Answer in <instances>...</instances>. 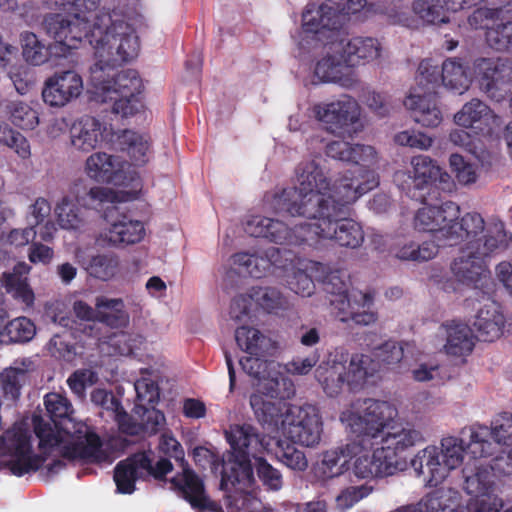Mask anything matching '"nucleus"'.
Masks as SVG:
<instances>
[{
	"label": "nucleus",
	"instance_id": "1",
	"mask_svg": "<svg viewBox=\"0 0 512 512\" xmlns=\"http://www.w3.org/2000/svg\"><path fill=\"white\" fill-rule=\"evenodd\" d=\"M44 405L50 419L33 416V425L44 454H59L69 460L100 462L104 458L101 441L90 427L73 418L69 399L56 392L46 394Z\"/></svg>",
	"mask_w": 512,
	"mask_h": 512
},
{
	"label": "nucleus",
	"instance_id": "2",
	"mask_svg": "<svg viewBox=\"0 0 512 512\" xmlns=\"http://www.w3.org/2000/svg\"><path fill=\"white\" fill-rule=\"evenodd\" d=\"M90 45L95 56V62L89 68L91 93L95 101L106 103L107 94L116 93L112 84L117 67L137 56L139 38L121 16L103 14L95 19Z\"/></svg>",
	"mask_w": 512,
	"mask_h": 512
},
{
	"label": "nucleus",
	"instance_id": "3",
	"mask_svg": "<svg viewBox=\"0 0 512 512\" xmlns=\"http://www.w3.org/2000/svg\"><path fill=\"white\" fill-rule=\"evenodd\" d=\"M344 179L356 184L361 182L359 177L343 175L331 186L324 159L303 160L295 168V186L267 194L265 205L276 213L285 212L305 218L314 216L337 198L335 188Z\"/></svg>",
	"mask_w": 512,
	"mask_h": 512
},
{
	"label": "nucleus",
	"instance_id": "4",
	"mask_svg": "<svg viewBox=\"0 0 512 512\" xmlns=\"http://www.w3.org/2000/svg\"><path fill=\"white\" fill-rule=\"evenodd\" d=\"M361 176L364 180L357 184L345 179L340 182L335 188L337 198L316 212L314 216L307 217L314 221L310 223L309 243L326 239L353 249L362 244L364 240L362 228L354 220L345 217L346 207L375 188L378 182L371 171H364Z\"/></svg>",
	"mask_w": 512,
	"mask_h": 512
},
{
	"label": "nucleus",
	"instance_id": "5",
	"mask_svg": "<svg viewBox=\"0 0 512 512\" xmlns=\"http://www.w3.org/2000/svg\"><path fill=\"white\" fill-rule=\"evenodd\" d=\"M225 435L232 452L222 459L220 488L239 485L241 490L246 489L254 479L251 458L257 460L262 453L272 451L274 437L260 434L248 423L231 425Z\"/></svg>",
	"mask_w": 512,
	"mask_h": 512
},
{
	"label": "nucleus",
	"instance_id": "6",
	"mask_svg": "<svg viewBox=\"0 0 512 512\" xmlns=\"http://www.w3.org/2000/svg\"><path fill=\"white\" fill-rule=\"evenodd\" d=\"M372 364L373 360L368 356L350 355L343 349H335L316 368L315 378L327 396L335 397L345 386L350 390L361 388L376 371Z\"/></svg>",
	"mask_w": 512,
	"mask_h": 512
},
{
	"label": "nucleus",
	"instance_id": "7",
	"mask_svg": "<svg viewBox=\"0 0 512 512\" xmlns=\"http://www.w3.org/2000/svg\"><path fill=\"white\" fill-rule=\"evenodd\" d=\"M451 227L456 237L449 238L448 245L465 241L462 248H466L470 254L495 255L507 250L512 242V235L506 231L501 220L493 219L486 225L478 212H467L460 219L458 215Z\"/></svg>",
	"mask_w": 512,
	"mask_h": 512
},
{
	"label": "nucleus",
	"instance_id": "8",
	"mask_svg": "<svg viewBox=\"0 0 512 512\" xmlns=\"http://www.w3.org/2000/svg\"><path fill=\"white\" fill-rule=\"evenodd\" d=\"M466 449L461 438L446 436L441 439L439 446L429 445L419 450L411 459V466L430 485H438L451 471L462 465Z\"/></svg>",
	"mask_w": 512,
	"mask_h": 512
},
{
	"label": "nucleus",
	"instance_id": "9",
	"mask_svg": "<svg viewBox=\"0 0 512 512\" xmlns=\"http://www.w3.org/2000/svg\"><path fill=\"white\" fill-rule=\"evenodd\" d=\"M395 416L396 409L389 402L367 398L356 400L341 419L347 422L355 435L354 440L366 449L373 445V440L379 438Z\"/></svg>",
	"mask_w": 512,
	"mask_h": 512
},
{
	"label": "nucleus",
	"instance_id": "10",
	"mask_svg": "<svg viewBox=\"0 0 512 512\" xmlns=\"http://www.w3.org/2000/svg\"><path fill=\"white\" fill-rule=\"evenodd\" d=\"M158 448L181 463L182 472L172 478L171 482L194 509L198 512H223L222 506L207 495L202 479L184 464V451L172 434H162Z\"/></svg>",
	"mask_w": 512,
	"mask_h": 512
},
{
	"label": "nucleus",
	"instance_id": "11",
	"mask_svg": "<svg viewBox=\"0 0 512 512\" xmlns=\"http://www.w3.org/2000/svg\"><path fill=\"white\" fill-rule=\"evenodd\" d=\"M491 464L475 461L467 463L462 470L463 489L471 496L466 512H500L504 506L502 498L496 494V484Z\"/></svg>",
	"mask_w": 512,
	"mask_h": 512
},
{
	"label": "nucleus",
	"instance_id": "12",
	"mask_svg": "<svg viewBox=\"0 0 512 512\" xmlns=\"http://www.w3.org/2000/svg\"><path fill=\"white\" fill-rule=\"evenodd\" d=\"M31 437L21 423H15L0 436V464L8 466L14 475L36 471L44 462L41 455L33 452Z\"/></svg>",
	"mask_w": 512,
	"mask_h": 512
},
{
	"label": "nucleus",
	"instance_id": "13",
	"mask_svg": "<svg viewBox=\"0 0 512 512\" xmlns=\"http://www.w3.org/2000/svg\"><path fill=\"white\" fill-rule=\"evenodd\" d=\"M365 5L366 0H326L317 8L310 4L302 15L303 29L318 35L319 40L330 38L327 32L334 34L344 24L348 14L361 11Z\"/></svg>",
	"mask_w": 512,
	"mask_h": 512
},
{
	"label": "nucleus",
	"instance_id": "14",
	"mask_svg": "<svg viewBox=\"0 0 512 512\" xmlns=\"http://www.w3.org/2000/svg\"><path fill=\"white\" fill-rule=\"evenodd\" d=\"M172 470V463L167 458L155 459L152 452H139L120 461L114 469V481L117 491L131 494L135 482L147 476L161 480Z\"/></svg>",
	"mask_w": 512,
	"mask_h": 512
},
{
	"label": "nucleus",
	"instance_id": "15",
	"mask_svg": "<svg viewBox=\"0 0 512 512\" xmlns=\"http://www.w3.org/2000/svg\"><path fill=\"white\" fill-rule=\"evenodd\" d=\"M261 356L251 355L239 360L242 370L256 380L257 392L271 398H290L294 395V384L290 378L279 371V364L266 361Z\"/></svg>",
	"mask_w": 512,
	"mask_h": 512
},
{
	"label": "nucleus",
	"instance_id": "16",
	"mask_svg": "<svg viewBox=\"0 0 512 512\" xmlns=\"http://www.w3.org/2000/svg\"><path fill=\"white\" fill-rule=\"evenodd\" d=\"M379 437V448L398 471L407 468L406 451L425 440L422 432L407 422L389 424Z\"/></svg>",
	"mask_w": 512,
	"mask_h": 512
},
{
	"label": "nucleus",
	"instance_id": "17",
	"mask_svg": "<svg viewBox=\"0 0 512 512\" xmlns=\"http://www.w3.org/2000/svg\"><path fill=\"white\" fill-rule=\"evenodd\" d=\"M284 434L294 443L313 447L320 442L322 423L316 407L293 405L283 420Z\"/></svg>",
	"mask_w": 512,
	"mask_h": 512
},
{
	"label": "nucleus",
	"instance_id": "18",
	"mask_svg": "<svg viewBox=\"0 0 512 512\" xmlns=\"http://www.w3.org/2000/svg\"><path fill=\"white\" fill-rule=\"evenodd\" d=\"M245 231L253 237H264L277 244L299 245L309 243L310 223L289 229L279 220L263 216H252L245 224Z\"/></svg>",
	"mask_w": 512,
	"mask_h": 512
},
{
	"label": "nucleus",
	"instance_id": "19",
	"mask_svg": "<svg viewBox=\"0 0 512 512\" xmlns=\"http://www.w3.org/2000/svg\"><path fill=\"white\" fill-rule=\"evenodd\" d=\"M481 89L497 101L504 98L512 83V59L481 58L475 62Z\"/></svg>",
	"mask_w": 512,
	"mask_h": 512
},
{
	"label": "nucleus",
	"instance_id": "20",
	"mask_svg": "<svg viewBox=\"0 0 512 512\" xmlns=\"http://www.w3.org/2000/svg\"><path fill=\"white\" fill-rule=\"evenodd\" d=\"M468 452L476 458H485L492 454V444L486 439L491 435L501 445H512V414L508 412L497 415L491 422L490 431L485 426H473L470 429Z\"/></svg>",
	"mask_w": 512,
	"mask_h": 512
},
{
	"label": "nucleus",
	"instance_id": "21",
	"mask_svg": "<svg viewBox=\"0 0 512 512\" xmlns=\"http://www.w3.org/2000/svg\"><path fill=\"white\" fill-rule=\"evenodd\" d=\"M459 212V206L453 202H446L441 206L423 207L416 213L414 225L419 231L430 232L435 240L448 245L449 238L456 237V234L451 231V224Z\"/></svg>",
	"mask_w": 512,
	"mask_h": 512
},
{
	"label": "nucleus",
	"instance_id": "22",
	"mask_svg": "<svg viewBox=\"0 0 512 512\" xmlns=\"http://www.w3.org/2000/svg\"><path fill=\"white\" fill-rule=\"evenodd\" d=\"M311 111L326 130L337 135L343 134L347 127L357 122L360 114L358 103L349 96L331 103L315 104Z\"/></svg>",
	"mask_w": 512,
	"mask_h": 512
},
{
	"label": "nucleus",
	"instance_id": "23",
	"mask_svg": "<svg viewBox=\"0 0 512 512\" xmlns=\"http://www.w3.org/2000/svg\"><path fill=\"white\" fill-rule=\"evenodd\" d=\"M77 19L72 15L51 13L44 17L42 29L56 42L70 49L77 48L84 40L90 43L93 30V27Z\"/></svg>",
	"mask_w": 512,
	"mask_h": 512
},
{
	"label": "nucleus",
	"instance_id": "24",
	"mask_svg": "<svg viewBox=\"0 0 512 512\" xmlns=\"http://www.w3.org/2000/svg\"><path fill=\"white\" fill-rule=\"evenodd\" d=\"M130 167L121 157L105 152H95L85 162V172L91 179L115 185H122L132 179L129 176Z\"/></svg>",
	"mask_w": 512,
	"mask_h": 512
},
{
	"label": "nucleus",
	"instance_id": "25",
	"mask_svg": "<svg viewBox=\"0 0 512 512\" xmlns=\"http://www.w3.org/2000/svg\"><path fill=\"white\" fill-rule=\"evenodd\" d=\"M106 211V218L110 225L100 234L103 242L119 246L134 244L143 239L145 229L142 222L120 214L117 206L107 207Z\"/></svg>",
	"mask_w": 512,
	"mask_h": 512
},
{
	"label": "nucleus",
	"instance_id": "26",
	"mask_svg": "<svg viewBox=\"0 0 512 512\" xmlns=\"http://www.w3.org/2000/svg\"><path fill=\"white\" fill-rule=\"evenodd\" d=\"M83 91V79L73 70L56 72L48 78L42 91L45 103L62 107L78 98Z\"/></svg>",
	"mask_w": 512,
	"mask_h": 512
},
{
	"label": "nucleus",
	"instance_id": "27",
	"mask_svg": "<svg viewBox=\"0 0 512 512\" xmlns=\"http://www.w3.org/2000/svg\"><path fill=\"white\" fill-rule=\"evenodd\" d=\"M232 261L239 273L262 278L272 273L273 268L285 267L286 259L279 248L269 247L264 251L236 253L232 256Z\"/></svg>",
	"mask_w": 512,
	"mask_h": 512
},
{
	"label": "nucleus",
	"instance_id": "28",
	"mask_svg": "<svg viewBox=\"0 0 512 512\" xmlns=\"http://www.w3.org/2000/svg\"><path fill=\"white\" fill-rule=\"evenodd\" d=\"M331 49L334 53H341L346 66L355 67L378 59L381 44L372 37L342 38L332 41Z\"/></svg>",
	"mask_w": 512,
	"mask_h": 512
},
{
	"label": "nucleus",
	"instance_id": "29",
	"mask_svg": "<svg viewBox=\"0 0 512 512\" xmlns=\"http://www.w3.org/2000/svg\"><path fill=\"white\" fill-rule=\"evenodd\" d=\"M326 154L340 161L361 164L362 167L357 168V170L350 174H346L349 177H359L360 181L364 180L361 176L364 174V171H370V169L364 167L374 165L378 161L377 152L374 147L364 144H351L343 140L329 143L326 146ZM371 172L375 173L373 170ZM376 179L378 180V178Z\"/></svg>",
	"mask_w": 512,
	"mask_h": 512
},
{
	"label": "nucleus",
	"instance_id": "30",
	"mask_svg": "<svg viewBox=\"0 0 512 512\" xmlns=\"http://www.w3.org/2000/svg\"><path fill=\"white\" fill-rule=\"evenodd\" d=\"M264 393L255 392L250 396V406L253 410L257 422L268 432H274L281 426L283 420L288 414V410L293 406L284 401L269 400Z\"/></svg>",
	"mask_w": 512,
	"mask_h": 512
},
{
	"label": "nucleus",
	"instance_id": "31",
	"mask_svg": "<svg viewBox=\"0 0 512 512\" xmlns=\"http://www.w3.org/2000/svg\"><path fill=\"white\" fill-rule=\"evenodd\" d=\"M105 126L95 117L84 115L70 127V145L78 152L89 153L104 141Z\"/></svg>",
	"mask_w": 512,
	"mask_h": 512
},
{
	"label": "nucleus",
	"instance_id": "32",
	"mask_svg": "<svg viewBox=\"0 0 512 512\" xmlns=\"http://www.w3.org/2000/svg\"><path fill=\"white\" fill-rule=\"evenodd\" d=\"M374 302V294L370 292L355 291L349 303L340 302V312L335 317L343 322H352L358 326H370L377 322L378 314L371 307Z\"/></svg>",
	"mask_w": 512,
	"mask_h": 512
},
{
	"label": "nucleus",
	"instance_id": "33",
	"mask_svg": "<svg viewBox=\"0 0 512 512\" xmlns=\"http://www.w3.org/2000/svg\"><path fill=\"white\" fill-rule=\"evenodd\" d=\"M481 0H415L413 12L424 22L441 24L449 21L448 11L457 12L470 8Z\"/></svg>",
	"mask_w": 512,
	"mask_h": 512
},
{
	"label": "nucleus",
	"instance_id": "34",
	"mask_svg": "<svg viewBox=\"0 0 512 512\" xmlns=\"http://www.w3.org/2000/svg\"><path fill=\"white\" fill-rule=\"evenodd\" d=\"M491 256L470 254L466 248H461L460 255L451 264V271L459 282L478 287L488 275L484 260Z\"/></svg>",
	"mask_w": 512,
	"mask_h": 512
},
{
	"label": "nucleus",
	"instance_id": "35",
	"mask_svg": "<svg viewBox=\"0 0 512 512\" xmlns=\"http://www.w3.org/2000/svg\"><path fill=\"white\" fill-rule=\"evenodd\" d=\"M505 318L499 305L493 301L484 304L473 322L476 336L485 342H493L501 337Z\"/></svg>",
	"mask_w": 512,
	"mask_h": 512
},
{
	"label": "nucleus",
	"instance_id": "36",
	"mask_svg": "<svg viewBox=\"0 0 512 512\" xmlns=\"http://www.w3.org/2000/svg\"><path fill=\"white\" fill-rule=\"evenodd\" d=\"M366 448L365 450H367ZM364 450L361 446L357 447V454ZM399 472L396 467L388 460L383 450L377 448L369 455L364 453L356 455L354 463V473L359 478H374L390 476Z\"/></svg>",
	"mask_w": 512,
	"mask_h": 512
},
{
	"label": "nucleus",
	"instance_id": "37",
	"mask_svg": "<svg viewBox=\"0 0 512 512\" xmlns=\"http://www.w3.org/2000/svg\"><path fill=\"white\" fill-rule=\"evenodd\" d=\"M411 110L415 122L425 127H436L442 121V113L436 103L435 94L412 92L404 101Z\"/></svg>",
	"mask_w": 512,
	"mask_h": 512
},
{
	"label": "nucleus",
	"instance_id": "38",
	"mask_svg": "<svg viewBox=\"0 0 512 512\" xmlns=\"http://www.w3.org/2000/svg\"><path fill=\"white\" fill-rule=\"evenodd\" d=\"M346 67L341 53H334L330 43L326 55L317 62L314 74L320 82L338 83L343 87L349 88L354 86L357 80L353 75H345L344 70Z\"/></svg>",
	"mask_w": 512,
	"mask_h": 512
},
{
	"label": "nucleus",
	"instance_id": "39",
	"mask_svg": "<svg viewBox=\"0 0 512 512\" xmlns=\"http://www.w3.org/2000/svg\"><path fill=\"white\" fill-rule=\"evenodd\" d=\"M96 321L114 329L126 328L130 324V315L122 298L98 295L95 298Z\"/></svg>",
	"mask_w": 512,
	"mask_h": 512
},
{
	"label": "nucleus",
	"instance_id": "40",
	"mask_svg": "<svg viewBox=\"0 0 512 512\" xmlns=\"http://www.w3.org/2000/svg\"><path fill=\"white\" fill-rule=\"evenodd\" d=\"M31 267L25 262L17 263L12 271L3 272L0 281L6 292L11 294L16 300L21 301L30 307L34 303V293L28 284L26 275L30 272Z\"/></svg>",
	"mask_w": 512,
	"mask_h": 512
},
{
	"label": "nucleus",
	"instance_id": "41",
	"mask_svg": "<svg viewBox=\"0 0 512 512\" xmlns=\"http://www.w3.org/2000/svg\"><path fill=\"white\" fill-rule=\"evenodd\" d=\"M238 346L254 356L273 355L277 343L268 335L254 327L241 326L235 331Z\"/></svg>",
	"mask_w": 512,
	"mask_h": 512
},
{
	"label": "nucleus",
	"instance_id": "42",
	"mask_svg": "<svg viewBox=\"0 0 512 512\" xmlns=\"http://www.w3.org/2000/svg\"><path fill=\"white\" fill-rule=\"evenodd\" d=\"M495 119L493 111L478 99H472L466 103L454 116L457 125L479 130H490Z\"/></svg>",
	"mask_w": 512,
	"mask_h": 512
},
{
	"label": "nucleus",
	"instance_id": "43",
	"mask_svg": "<svg viewBox=\"0 0 512 512\" xmlns=\"http://www.w3.org/2000/svg\"><path fill=\"white\" fill-rule=\"evenodd\" d=\"M358 446L357 441L353 439L345 449L335 448L324 452L316 468L317 475L323 480L341 475L346 470V458L356 456Z\"/></svg>",
	"mask_w": 512,
	"mask_h": 512
},
{
	"label": "nucleus",
	"instance_id": "44",
	"mask_svg": "<svg viewBox=\"0 0 512 512\" xmlns=\"http://www.w3.org/2000/svg\"><path fill=\"white\" fill-rule=\"evenodd\" d=\"M421 512H466L460 505V494L451 488H440L425 495L419 502Z\"/></svg>",
	"mask_w": 512,
	"mask_h": 512
},
{
	"label": "nucleus",
	"instance_id": "45",
	"mask_svg": "<svg viewBox=\"0 0 512 512\" xmlns=\"http://www.w3.org/2000/svg\"><path fill=\"white\" fill-rule=\"evenodd\" d=\"M441 329L446 335L444 348L447 354L461 356L472 351L473 334L467 324L452 321L442 325Z\"/></svg>",
	"mask_w": 512,
	"mask_h": 512
},
{
	"label": "nucleus",
	"instance_id": "46",
	"mask_svg": "<svg viewBox=\"0 0 512 512\" xmlns=\"http://www.w3.org/2000/svg\"><path fill=\"white\" fill-rule=\"evenodd\" d=\"M119 149L126 152L134 165L142 166L149 160V139L146 135L132 130H123L117 134Z\"/></svg>",
	"mask_w": 512,
	"mask_h": 512
},
{
	"label": "nucleus",
	"instance_id": "47",
	"mask_svg": "<svg viewBox=\"0 0 512 512\" xmlns=\"http://www.w3.org/2000/svg\"><path fill=\"white\" fill-rule=\"evenodd\" d=\"M32 362L28 359L17 360L0 374V388L5 397L15 400L20 395V388L25 382L26 373Z\"/></svg>",
	"mask_w": 512,
	"mask_h": 512
},
{
	"label": "nucleus",
	"instance_id": "48",
	"mask_svg": "<svg viewBox=\"0 0 512 512\" xmlns=\"http://www.w3.org/2000/svg\"><path fill=\"white\" fill-rule=\"evenodd\" d=\"M54 4L59 8L69 11L74 18H78L80 22L86 23L91 28L94 25L95 19L103 14L119 15L117 12L100 11L95 13L98 9L101 0H53Z\"/></svg>",
	"mask_w": 512,
	"mask_h": 512
},
{
	"label": "nucleus",
	"instance_id": "49",
	"mask_svg": "<svg viewBox=\"0 0 512 512\" xmlns=\"http://www.w3.org/2000/svg\"><path fill=\"white\" fill-rule=\"evenodd\" d=\"M35 334L36 326L31 319L25 316L16 317L0 330V344L27 343Z\"/></svg>",
	"mask_w": 512,
	"mask_h": 512
},
{
	"label": "nucleus",
	"instance_id": "50",
	"mask_svg": "<svg viewBox=\"0 0 512 512\" xmlns=\"http://www.w3.org/2000/svg\"><path fill=\"white\" fill-rule=\"evenodd\" d=\"M413 181L417 188L439 179L440 182H449L450 177L443 173L428 156L419 155L412 158Z\"/></svg>",
	"mask_w": 512,
	"mask_h": 512
},
{
	"label": "nucleus",
	"instance_id": "51",
	"mask_svg": "<svg viewBox=\"0 0 512 512\" xmlns=\"http://www.w3.org/2000/svg\"><path fill=\"white\" fill-rule=\"evenodd\" d=\"M54 214L58 225L62 229L79 230L86 223L84 213L68 196H64L57 202L54 207Z\"/></svg>",
	"mask_w": 512,
	"mask_h": 512
},
{
	"label": "nucleus",
	"instance_id": "52",
	"mask_svg": "<svg viewBox=\"0 0 512 512\" xmlns=\"http://www.w3.org/2000/svg\"><path fill=\"white\" fill-rule=\"evenodd\" d=\"M268 454H274L280 462L295 471H304L308 467V460L304 452L286 440L274 438L272 451Z\"/></svg>",
	"mask_w": 512,
	"mask_h": 512
},
{
	"label": "nucleus",
	"instance_id": "53",
	"mask_svg": "<svg viewBox=\"0 0 512 512\" xmlns=\"http://www.w3.org/2000/svg\"><path fill=\"white\" fill-rule=\"evenodd\" d=\"M251 297L257 305L269 313H277L291 307L287 297L274 287H253Z\"/></svg>",
	"mask_w": 512,
	"mask_h": 512
},
{
	"label": "nucleus",
	"instance_id": "54",
	"mask_svg": "<svg viewBox=\"0 0 512 512\" xmlns=\"http://www.w3.org/2000/svg\"><path fill=\"white\" fill-rule=\"evenodd\" d=\"M416 81L418 87L414 92L436 94V88L442 84V67L434 64L432 60H423L419 64Z\"/></svg>",
	"mask_w": 512,
	"mask_h": 512
},
{
	"label": "nucleus",
	"instance_id": "55",
	"mask_svg": "<svg viewBox=\"0 0 512 512\" xmlns=\"http://www.w3.org/2000/svg\"><path fill=\"white\" fill-rule=\"evenodd\" d=\"M442 85L458 94L469 88L470 78L461 63L449 59L442 64Z\"/></svg>",
	"mask_w": 512,
	"mask_h": 512
},
{
	"label": "nucleus",
	"instance_id": "56",
	"mask_svg": "<svg viewBox=\"0 0 512 512\" xmlns=\"http://www.w3.org/2000/svg\"><path fill=\"white\" fill-rule=\"evenodd\" d=\"M323 289L329 295V302L334 315L340 312L342 308L340 302H351L354 293H348V284L337 273H330L324 279Z\"/></svg>",
	"mask_w": 512,
	"mask_h": 512
},
{
	"label": "nucleus",
	"instance_id": "57",
	"mask_svg": "<svg viewBox=\"0 0 512 512\" xmlns=\"http://www.w3.org/2000/svg\"><path fill=\"white\" fill-rule=\"evenodd\" d=\"M142 84L138 73L132 69H125L118 71L112 84V89L115 90V94H107V101L117 99V96L121 97H134L140 93Z\"/></svg>",
	"mask_w": 512,
	"mask_h": 512
},
{
	"label": "nucleus",
	"instance_id": "58",
	"mask_svg": "<svg viewBox=\"0 0 512 512\" xmlns=\"http://www.w3.org/2000/svg\"><path fill=\"white\" fill-rule=\"evenodd\" d=\"M86 270L90 276L108 281L118 273L119 259L112 253L98 254L91 257Z\"/></svg>",
	"mask_w": 512,
	"mask_h": 512
},
{
	"label": "nucleus",
	"instance_id": "59",
	"mask_svg": "<svg viewBox=\"0 0 512 512\" xmlns=\"http://www.w3.org/2000/svg\"><path fill=\"white\" fill-rule=\"evenodd\" d=\"M441 245L443 244L438 241H424L421 244L410 242L403 245L396 255L401 260L424 262L433 259Z\"/></svg>",
	"mask_w": 512,
	"mask_h": 512
},
{
	"label": "nucleus",
	"instance_id": "60",
	"mask_svg": "<svg viewBox=\"0 0 512 512\" xmlns=\"http://www.w3.org/2000/svg\"><path fill=\"white\" fill-rule=\"evenodd\" d=\"M22 54L27 62L32 65H41L48 60L49 52L38 37L29 31L22 32L20 35Z\"/></svg>",
	"mask_w": 512,
	"mask_h": 512
},
{
	"label": "nucleus",
	"instance_id": "61",
	"mask_svg": "<svg viewBox=\"0 0 512 512\" xmlns=\"http://www.w3.org/2000/svg\"><path fill=\"white\" fill-rule=\"evenodd\" d=\"M373 357L379 367L394 369L404 357L403 344L388 340L374 349Z\"/></svg>",
	"mask_w": 512,
	"mask_h": 512
},
{
	"label": "nucleus",
	"instance_id": "62",
	"mask_svg": "<svg viewBox=\"0 0 512 512\" xmlns=\"http://www.w3.org/2000/svg\"><path fill=\"white\" fill-rule=\"evenodd\" d=\"M487 43L498 51H512V21H497L486 32Z\"/></svg>",
	"mask_w": 512,
	"mask_h": 512
},
{
	"label": "nucleus",
	"instance_id": "63",
	"mask_svg": "<svg viewBox=\"0 0 512 512\" xmlns=\"http://www.w3.org/2000/svg\"><path fill=\"white\" fill-rule=\"evenodd\" d=\"M449 164L457 182L463 186H469L478 180L479 173L476 165L464 160L459 154H452Z\"/></svg>",
	"mask_w": 512,
	"mask_h": 512
},
{
	"label": "nucleus",
	"instance_id": "64",
	"mask_svg": "<svg viewBox=\"0 0 512 512\" xmlns=\"http://www.w3.org/2000/svg\"><path fill=\"white\" fill-rule=\"evenodd\" d=\"M0 144L13 149L21 158L30 156V145L27 139L3 122H0Z\"/></svg>",
	"mask_w": 512,
	"mask_h": 512
}]
</instances>
